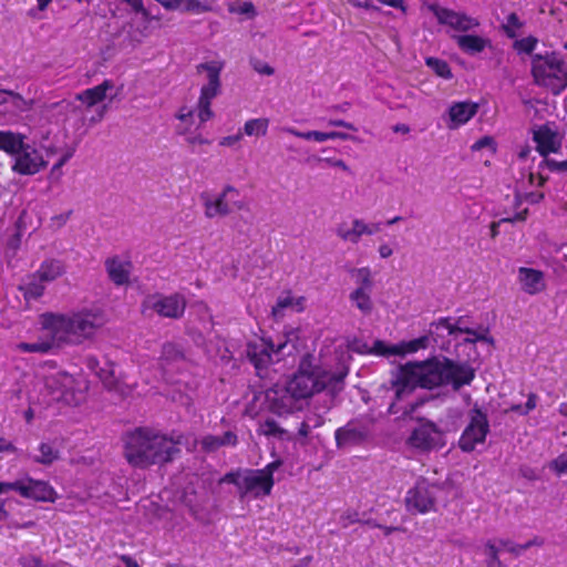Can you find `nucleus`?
<instances>
[{"label": "nucleus", "instance_id": "obj_1", "mask_svg": "<svg viewBox=\"0 0 567 567\" xmlns=\"http://www.w3.org/2000/svg\"><path fill=\"white\" fill-rule=\"evenodd\" d=\"M183 441L182 433L165 434L150 427H137L125 435L124 456L128 464L138 468L164 465L181 454Z\"/></svg>", "mask_w": 567, "mask_h": 567}, {"label": "nucleus", "instance_id": "obj_2", "mask_svg": "<svg viewBox=\"0 0 567 567\" xmlns=\"http://www.w3.org/2000/svg\"><path fill=\"white\" fill-rule=\"evenodd\" d=\"M105 323V313L99 308H84L71 313L41 315L43 329L50 331L53 339L69 344H82L92 339Z\"/></svg>", "mask_w": 567, "mask_h": 567}, {"label": "nucleus", "instance_id": "obj_3", "mask_svg": "<svg viewBox=\"0 0 567 567\" xmlns=\"http://www.w3.org/2000/svg\"><path fill=\"white\" fill-rule=\"evenodd\" d=\"M343 374H330L321 367L313 364V357L305 354L297 371L287 382V391L295 400H305L322 392L331 381H342Z\"/></svg>", "mask_w": 567, "mask_h": 567}, {"label": "nucleus", "instance_id": "obj_4", "mask_svg": "<svg viewBox=\"0 0 567 567\" xmlns=\"http://www.w3.org/2000/svg\"><path fill=\"white\" fill-rule=\"evenodd\" d=\"M532 75L538 86L546 87L554 95L567 89V64L556 52L533 55Z\"/></svg>", "mask_w": 567, "mask_h": 567}, {"label": "nucleus", "instance_id": "obj_5", "mask_svg": "<svg viewBox=\"0 0 567 567\" xmlns=\"http://www.w3.org/2000/svg\"><path fill=\"white\" fill-rule=\"evenodd\" d=\"M221 70L223 63L216 61L200 63L197 65V72L200 73L202 71H206L208 79V83L203 85L200 89V94L196 105L197 117L202 124L210 121L215 116L214 111L212 110V102L221 91Z\"/></svg>", "mask_w": 567, "mask_h": 567}, {"label": "nucleus", "instance_id": "obj_6", "mask_svg": "<svg viewBox=\"0 0 567 567\" xmlns=\"http://www.w3.org/2000/svg\"><path fill=\"white\" fill-rule=\"evenodd\" d=\"M437 489V485L431 484L424 477H420L405 494L404 503L406 511L411 514L421 515L436 512Z\"/></svg>", "mask_w": 567, "mask_h": 567}, {"label": "nucleus", "instance_id": "obj_7", "mask_svg": "<svg viewBox=\"0 0 567 567\" xmlns=\"http://www.w3.org/2000/svg\"><path fill=\"white\" fill-rule=\"evenodd\" d=\"M187 301L181 293L162 295L153 293L147 296L142 305L141 310L143 315L147 311L156 312L162 318L179 319L184 316Z\"/></svg>", "mask_w": 567, "mask_h": 567}, {"label": "nucleus", "instance_id": "obj_8", "mask_svg": "<svg viewBox=\"0 0 567 567\" xmlns=\"http://www.w3.org/2000/svg\"><path fill=\"white\" fill-rule=\"evenodd\" d=\"M238 195L239 193L237 188L231 185H226L216 197H212L207 193L200 194L205 216L209 219H213L216 217L228 216L234 208L237 210H243L245 208L244 202L231 200Z\"/></svg>", "mask_w": 567, "mask_h": 567}, {"label": "nucleus", "instance_id": "obj_9", "mask_svg": "<svg viewBox=\"0 0 567 567\" xmlns=\"http://www.w3.org/2000/svg\"><path fill=\"white\" fill-rule=\"evenodd\" d=\"M45 386L55 401L78 405L81 392L80 381L66 371H58L45 378Z\"/></svg>", "mask_w": 567, "mask_h": 567}, {"label": "nucleus", "instance_id": "obj_10", "mask_svg": "<svg viewBox=\"0 0 567 567\" xmlns=\"http://www.w3.org/2000/svg\"><path fill=\"white\" fill-rule=\"evenodd\" d=\"M406 442L411 447L424 453L441 450L446 445L444 432L432 421L420 423Z\"/></svg>", "mask_w": 567, "mask_h": 567}, {"label": "nucleus", "instance_id": "obj_11", "mask_svg": "<svg viewBox=\"0 0 567 567\" xmlns=\"http://www.w3.org/2000/svg\"><path fill=\"white\" fill-rule=\"evenodd\" d=\"M284 347V343L276 347L270 339L265 338H259L247 342L246 357L254 365L258 377L262 378L267 373L268 368L274 362V354H278Z\"/></svg>", "mask_w": 567, "mask_h": 567}, {"label": "nucleus", "instance_id": "obj_12", "mask_svg": "<svg viewBox=\"0 0 567 567\" xmlns=\"http://www.w3.org/2000/svg\"><path fill=\"white\" fill-rule=\"evenodd\" d=\"M488 431L487 415L477 408L473 409L470 423L458 440V447L466 453L474 451L477 444L485 442Z\"/></svg>", "mask_w": 567, "mask_h": 567}, {"label": "nucleus", "instance_id": "obj_13", "mask_svg": "<svg viewBox=\"0 0 567 567\" xmlns=\"http://www.w3.org/2000/svg\"><path fill=\"white\" fill-rule=\"evenodd\" d=\"M413 365L421 389L433 390L444 385V359L432 358L413 361Z\"/></svg>", "mask_w": 567, "mask_h": 567}, {"label": "nucleus", "instance_id": "obj_14", "mask_svg": "<svg viewBox=\"0 0 567 567\" xmlns=\"http://www.w3.org/2000/svg\"><path fill=\"white\" fill-rule=\"evenodd\" d=\"M429 10L435 16L437 22L442 25L466 32L480 25L477 19L467 16L464 12H457L449 8L441 7L436 3L429 6Z\"/></svg>", "mask_w": 567, "mask_h": 567}, {"label": "nucleus", "instance_id": "obj_15", "mask_svg": "<svg viewBox=\"0 0 567 567\" xmlns=\"http://www.w3.org/2000/svg\"><path fill=\"white\" fill-rule=\"evenodd\" d=\"M475 379V369L467 362H457L444 358V385L450 384L454 391L470 385Z\"/></svg>", "mask_w": 567, "mask_h": 567}, {"label": "nucleus", "instance_id": "obj_16", "mask_svg": "<svg viewBox=\"0 0 567 567\" xmlns=\"http://www.w3.org/2000/svg\"><path fill=\"white\" fill-rule=\"evenodd\" d=\"M13 159L11 169L19 175H34L45 166L41 153L28 143L13 156Z\"/></svg>", "mask_w": 567, "mask_h": 567}, {"label": "nucleus", "instance_id": "obj_17", "mask_svg": "<svg viewBox=\"0 0 567 567\" xmlns=\"http://www.w3.org/2000/svg\"><path fill=\"white\" fill-rule=\"evenodd\" d=\"M390 383L396 401L412 394L416 388H420L413 362L401 364L392 374Z\"/></svg>", "mask_w": 567, "mask_h": 567}, {"label": "nucleus", "instance_id": "obj_18", "mask_svg": "<svg viewBox=\"0 0 567 567\" xmlns=\"http://www.w3.org/2000/svg\"><path fill=\"white\" fill-rule=\"evenodd\" d=\"M18 493L23 498L35 502H55L56 492L45 481L34 480L30 476L19 480Z\"/></svg>", "mask_w": 567, "mask_h": 567}, {"label": "nucleus", "instance_id": "obj_19", "mask_svg": "<svg viewBox=\"0 0 567 567\" xmlns=\"http://www.w3.org/2000/svg\"><path fill=\"white\" fill-rule=\"evenodd\" d=\"M109 279L117 287L127 286L133 271V262L130 258L112 256L104 261Z\"/></svg>", "mask_w": 567, "mask_h": 567}, {"label": "nucleus", "instance_id": "obj_20", "mask_svg": "<svg viewBox=\"0 0 567 567\" xmlns=\"http://www.w3.org/2000/svg\"><path fill=\"white\" fill-rule=\"evenodd\" d=\"M241 495L240 498L252 494L254 497L268 496L271 494L272 486L270 480L265 478L258 470L245 468L244 480L241 481Z\"/></svg>", "mask_w": 567, "mask_h": 567}, {"label": "nucleus", "instance_id": "obj_21", "mask_svg": "<svg viewBox=\"0 0 567 567\" xmlns=\"http://www.w3.org/2000/svg\"><path fill=\"white\" fill-rule=\"evenodd\" d=\"M367 437L368 430L364 426L357 425L354 421H350L334 431V440L338 449L359 445L363 443Z\"/></svg>", "mask_w": 567, "mask_h": 567}, {"label": "nucleus", "instance_id": "obj_22", "mask_svg": "<svg viewBox=\"0 0 567 567\" xmlns=\"http://www.w3.org/2000/svg\"><path fill=\"white\" fill-rule=\"evenodd\" d=\"M517 279L522 290L527 295L535 296L546 289L545 276L542 270L519 267Z\"/></svg>", "mask_w": 567, "mask_h": 567}, {"label": "nucleus", "instance_id": "obj_23", "mask_svg": "<svg viewBox=\"0 0 567 567\" xmlns=\"http://www.w3.org/2000/svg\"><path fill=\"white\" fill-rule=\"evenodd\" d=\"M478 104L472 101L454 102L449 107L450 130L458 128L470 122L478 112Z\"/></svg>", "mask_w": 567, "mask_h": 567}, {"label": "nucleus", "instance_id": "obj_24", "mask_svg": "<svg viewBox=\"0 0 567 567\" xmlns=\"http://www.w3.org/2000/svg\"><path fill=\"white\" fill-rule=\"evenodd\" d=\"M533 140L536 143V151L546 157L550 153H557L560 148V142L557 140V133L547 124L538 126L533 132Z\"/></svg>", "mask_w": 567, "mask_h": 567}, {"label": "nucleus", "instance_id": "obj_25", "mask_svg": "<svg viewBox=\"0 0 567 567\" xmlns=\"http://www.w3.org/2000/svg\"><path fill=\"white\" fill-rule=\"evenodd\" d=\"M266 400L270 412L277 415L289 413L295 400L285 388L274 386L266 391Z\"/></svg>", "mask_w": 567, "mask_h": 567}, {"label": "nucleus", "instance_id": "obj_26", "mask_svg": "<svg viewBox=\"0 0 567 567\" xmlns=\"http://www.w3.org/2000/svg\"><path fill=\"white\" fill-rule=\"evenodd\" d=\"M365 231V221L359 218H354L349 225L347 221H342L336 227V235L346 243L358 244Z\"/></svg>", "mask_w": 567, "mask_h": 567}, {"label": "nucleus", "instance_id": "obj_27", "mask_svg": "<svg viewBox=\"0 0 567 567\" xmlns=\"http://www.w3.org/2000/svg\"><path fill=\"white\" fill-rule=\"evenodd\" d=\"M112 80L105 79L101 84L86 89L76 95V100L83 102L87 107H92L106 97V92L113 89Z\"/></svg>", "mask_w": 567, "mask_h": 567}, {"label": "nucleus", "instance_id": "obj_28", "mask_svg": "<svg viewBox=\"0 0 567 567\" xmlns=\"http://www.w3.org/2000/svg\"><path fill=\"white\" fill-rule=\"evenodd\" d=\"M34 274L45 284L56 280L65 274V265L59 259L43 260Z\"/></svg>", "mask_w": 567, "mask_h": 567}, {"label": "nucleus", "instance_id": "obj_29", "mask_svg": "<svg viewBox=\"0 0 567 567\" xmlns=\"http://www.w3.org/2000/svg\"><path fill=\"white\" fill-rule=\"evenodd\" d=\"M458 48L467 54L481 53L489 44V40L476 34H464L455 38Z\"/></svg>", "mask_w": 567, "mask_h": 567}, {"label": "nucleus", "instance_id": "obj_30", "mask_svg": "<svg viewBox=\"0 0 567 567\" xmlns=\"http://www.w3.org/2000/svg\"><path fill=\"white\" fill-rule=\"evenodd\" d=\"M27 301L37 300L43 296L45 291L44 282L33 272L19 286Z\"/></svg>", "mask_w": 567, "mask_h": 567}, {"label": "nucleus", "instance_id": "obj_31", "mask_svg": "<svg viewBox=\"0 0 567 567\" xmlns=\"http://www.w3.org/2000/svg\"><path fill=\"white\" fill-rule=\"evenodd\" d=\"M25 135L11 131H0V151L14 156L24 145Z\"/></svg>", "mask_w": 567, "mask_h": 567}, {"label": "nucleus", "instance_id": "obj_32", "mask_svg": "<svg viewBox=\"0 0 567 567\" xmlns=\"http://www.w3.org/2000/svg\"><path fill=\"white\" fill-rule=\"evenodd\" d=\"M305 298L303 297H299L297 299H295L291 295V291L288 290L285 292L284 296H280L277 301H276V305L272 307L271 309V315L275 319H279V318H282L284 316V310L286 308H289V307H292L295 308L298 312H301L303 311L305 309Z\"/></svg>", "mask_w": 567, "mask_h": 567}, {"label": "nucleus", "instance_id": "obj_33", "mask_svg": "<svg viewBox=\"0 0 567 567\" xmlns=\"http://www.w3.org/2000/svg\"><path fill=\"white\" fill-rule=\"evenodd\" d=\"M372 290L354 289L350 296V301L364 315L370 313L373 308L371 299Z\"/></svg>", "mask_w": 567, "mask_h": 567}, {"label": "nucleus", "instance_id": "obj_34", "mask_svg": "<svg viewBox=\"0 0 567 567\" xmlns=\"http://www.w3.org/2000/svg\"><path fill=\"white\" fill-rule=\"evenodd\" d=\"M54 340H38L35 342H20L16 346V349L23 353H49L54 347Z\"/></svg>", "mask_w": 567, "mask_h": 567}, {"label": "nucleus", "instance_id": "obj_35", "mask_svg": "<svg viewBox=\"0 0 567 567\" xmlns=\"http://www.w3.org/2000/svg\"><path fill=\"white\" fill-rule=\"evenodd\" d=\"M466 317L462 316L456 319L453 323L451 318L442 317L432 323L436 329L443 328L447 330L449 336H455L457 333H464V329H467Z\"/></svg>", "mask_w": 567, "mask_h": 567}, {"label": "nucleus", "instance_id": "obj_36", "mask_svg": "<svg viewBox=\"0 0 567 567\" xmlns=\"http://www.w3.org/2000/svg\"><path fill=\"white\" fill-rule=\"evenodd\" d=\"M269 118L267 117H258V118H250L245 122L244 124V133L247 136H265L268 132L269 127Z\"/></svg>", "mask_w": 567, "mask_h": 567}, {"label": "nucleus", "instance_id": "obj_37", "mask_svg": "<svg viewBox=\"0 0 567 567\" xmlns=\"http://www.w3.org/2000/svg\"><path fill=\"white\" fill-rule=\"evenodd\" d=\"M39 455L33 456V462L42 465H51L60 458V452L52 444L42 442L39 445Z\"/></svg>", "mask_w": 567, "mask_h": 567}, {"label": "nucleus", "instance_id": "obj_38", "mask_svg": "<svg viewBox=\"0 0 567 567\" xmlns=\"http://www.w3.org/2000/svg\"><path fill=\"white\" fill-rule=\"evenodd\" d=\"M351 278L357 285L355 289L372 290L373 279L369 267L353 268L350 270Z\"/></svg>", "mask_w": 567, "mask_h": 567}, {"label": "nucleus", "instance_id": "obj_39", "mask_svg": "<svg viewBox=\"0 0 567 567\" xmlns=\"http://www.w3.org/2000/svg\"><path fill=\"white\" fill-rule=\"evenodd\" d=\"M425 64L429 66L437 76L451 80L453 78V73L450 64L442 59L429 56L425 59Z\"/></svg>", "mask_w": 567, "mask_h": 567}, {"label": "nucleus", "instance_id": "obj_40", "mask_svg": "<svg viewBox=\"0 0 567 567\" xmlns=\"http://www.w3.org/2000/svg\"><path fill=\"white\" fill-rule=\"evenodd\" d=\"M429 346V338L422 336L410 341H403L398 344L399 355L417 352L421 349H426Z\"/></svg>", "mask_w": 567, "mask_h": 567}, {"label": "nucleus", "instance_id": "obj_41", "mask_svg": "<svg viewBox=\"0 0 567 567\" xmlns=\"http://www.w3.org/2000/svg\"><path fill=\"white\" fill-rule=\"evenodd\" d=\"M464 333L467 334L464 339L465 343H476L478 341H485L491 344L494 343V339L489 336L488 328L480 327V329L475 330L467 327V329H464Z\"/></svg>", "mask_w": 567, "mask_h": 567}, {"label": "nucleus", "instance_id": "obj_42", "mask_svg": "<svg viewBox=\"0 0 567 567\" xmlns=\"http://www.w3.org/2000/svg\"><path fill=\"white\" fill-rule=\"evenodd\" d=\"M182 11L200 14L213 11V7L206 0H183Z\"/></svg>", "mask_w": 567, "mask_h": 567}, {"label": "nucleus", "instance_id": "obj_43", "mask_svg": "<svg viewBox=\"0 0 567 567\" xmlns=\"http://www.w3.org/2000/svg\"><path fill=\"white\" fill-rule=\"evenodd\" d=\"M229 13L243 14L248 19H254L257 16L256 8L251 1H244L241 3L229 2L227 4Z\"/></svg>", "mask_w": 567, "mask_h": 567}, {"label": "nucleus", "instance_id": "obj_44", "mask_svg": "<svg viewBox=\"0 0 567 567\" xmlns=\"http://www.w3.org/2000/svg\"><path fill=\"white\" fill-rule=\"evenodd\" d=\"M524 22L520 21L516 12H512L507 16L506 22L502 25V29L507 38L515 39L517 37V30L523 28Z\"/></svg>", "mask_w": 567, "mask_h": 567}, {"label": "nucleus", "instance_id": "obj_45", "mask_svg": "<svg viewBox=\"0 0 567 567\" xmlns=\"http://www.w3.org/2000/svg\"><path fill=\"white\" fill-rule=\"evenodd\" d=\"M370 353L379 357L399 355L398 344L389 346L382 340H375Z\"/></svg>", "mask_w": 567, "mask_h": 567}, {"label": "nucleus", "instance_id": "obj_46", "mask_svg": "<svg viewBox=\"0 0 567 567\" xmlns=\"http://www.w3.org/2000/svg\"><path fill=\"white\" fill-rule=\"evenodd\" d=\"M10 96L11 97L8 102V105H10L14 110V112L23 113L32 109V101H27L19 93L11 91Z\"/></svg>", "mask_w": 567, "mask_h": 567}, {"label": "nucleus", "instance_id": "obj_47", "mask_svg": "<svg viewBox=\"0 0 567 567\" xmlns=\"http://www.w3.org/2000/svg\"><path fill=\"white\" fill-rule=\"evenodd\" d=\"M261 433L266 436H275L284 439L287 431L279 426V424L274 419H267L261 424Z\"/></svg>", "mask_w": 567, "mask_h": 567}, {"label": "nucleus", "instance_id": "obj_48", "mask_svg": "<svg viewBox=\"0 0 567 567\" xmlns=\"http://www.w3.org/2000/svg\"><path fill=\"white\" fill-rule=\"evenodd\" d=\"M244 475H245V470L237 468L235 471H230V472L226 473L219 480V483L220 484L227 483V484L235 485L237 487L238 495L240 496L241 495V488H243L241 481L244 480Z\"/></svg>", "mask_w": 567, "mask_h": 567}, {"label": "nucleus", "instance_id": "obj_49", "mask_svg": "<svg viewBox=\"0 0 567 567\" xmlns=\"http://www.w3.org/2000/svg\"><path fill=\"white\" fill-rule=\"evenodd\" d=\"M538 43V40L537 38L533 37V35H528L526 38H523V39H519V40H516L514 42V49L518 52V53H527V54H530L536 45Z\"/></svg>", "mask_w": 567, "mask_h": 567}, {"label": "nucleus", "instance_id": "obj_50", "mask_svg": "<svg viewBox=\"0 0 567 567\" xmlns=\"http://www.w3.org/2000/svg\"><path fill=\"white\" fill-rule=\"evenodd\" d=\"M199 444L204 453H214L221 447L219 436L213 434L204 435L200 439Z\"/></svg>", "mask_w": 567, "mask_h": 567}, {"label": "nucleus", "instance_id": "obj_51", "mask_svg": "<svg viewBox=\"0 0 567 567\" xmlns=\"http://www.w3.org/2000/svg\"><path fill=\"white\" fill-rule=\"evenodd\" d=\"M498 544L502 547L506 548L509 553L518 556L522 551H524V550L530 548L533 545H535L536 540L534 539V540H529V542H527V543H525L523 545H516V544H513L508 539H499Z\"/></svg>", "mask_w": 567, "mask_h": 567}, {"label": "nucleus", "instance_id": "obj_52", "mask_svg": "<svg viewBox=\"0 0 567 567\" xmlns=\"http://www.w3.org/2000/svg\"><path fill=\"white\" fill-rule=\"evenodd\" d=\"M539 169H549L551 172H566L567 171V161L557 162L555 159L548 158L547 156L543 158V161L538 164Z\"/></svg>", "mask_w": 567, "mask_h": 567}, {"label": "nucleus", "instance_id": "obj_53", "mask_svg": "<svg viewBox=\"0 0 567 567\" xmlns=\"http://www.w3.org/2000/svg\"><path fill=\"white\" fill-rule=\"evenodd\" d=\"M97 375L107 389L111 390L115 386L116 382L114 377L113 364H109L107 369H101L97 372Z\"/></svg>", "mask_w": 567, "mask_h": 567}, {"label": "nucleus", "instance_id": "obj_54", "mask_svg": "<svg viewBox=\"0 0 567 567\" xmlns=\"http://www.w3.org/2000/svg\"><path fill=\"white\" fill-rule=\"evenodd\" d=\"M281 465L280 461H272L268 463L264 468L258 470L265 478L270 480V485L274 487L275 480H274V473L279 468Z\"/></svg>", "mask_w": 567, "mask_h": 567}, {"label": "nucleus", "instance_id": "obj_55", "mask_svg": "<svg viewBox=\"0 0 567 567\" xmlns=\"http://www.w3.org/2000/svg\"><path fill=\"white\" fill-rule=\"evenodd\" d=\"M550 468L558 475L567 472V454H560L550 463Z\"/></svg>", "mask_w": 567, "mask_h": 567}, {"label": "nucleus", "instance_id": "obj_56", "mask_svg": "<svg viewBox=\"0 0 567 567\" xmlns=\"http://www.w3.org/2000/svg\"><path fill=\"white\" fill-rule=\"evenodd\" d=\"M220 445L223 446H236L238 444V436L233 431H226L219 436Z\"/></svg>", "mask_w": 567, "mask_h": 567}, {"label": "nucleus", "instance_id": "obj_57", "mask_svg": "<svg viewBox=\"0 0 567 567\" xmlns=\"http://www.w3.org/2000/svg\"><path fill=\"white\" fill-rule=\"evenodd\" d=\"M19 564L22 567H41L42 559L38 556H23L19 558Z\"/></svg>", "mask_w": 567, "mask_h": 567}, {"label": "nucleus", "instance_id": "obj_58", "mask_svg": "<svg viewBox=\"0 0 567 567\" xmlns=\"http://www.w3.org/2000/svg\"><path fill=\"white\" fill-rule=\"evenodd\" d=\"M193 116H194V111L187 106H182L176 114L177 120H179L181 122L189 123V124L193 122Z\"/></svg>", "mask_w": 567, "mask_h": 567}, {"label": "nucleus", "instance_id": "obj_59", "mask_svg": "<svg viewBox=\"0 0 567 567\" xmlns=\"http://www.w3.org/2000/svg\"><path fill=\"white\" fill-rule=\"evenodd\" d=\"M538 396L536 393L530 392L527 395V401L524 405V410L520 411L522 415H527L530 411H533L537 405Z\"/></svg>", "mask_w": 567, "mask_h": 567}, {"label": "nucleus", "instance_id": "obj_60", "mask_svg": "<svg viewBox=\"0 0 567 567\" xmlns=\"http://www.w3.org/2000/svg\"><path fill=\"white\" fill-rule=\"evenodd\" d=\"M241 138H243V133H240V132L235 135L224 136L219 141V145L230 147V146H234L235 144H237L238 142H240Z\"/></svg>", "mask_w": 567, "mask_h": 567}, {"label": "nucleus", "instance_id": "obj_61", "mask_svg": "<svg viewBox=\"0 0 567 567\" xmlns=\"http://www.w3.org/2000/svg\"><path fill=\"white\" fill-rule=\"evenodd\" d=\"M528 208H525L520 212H517L513 217H506V218H502L501 221L502 223H516V221H525L527 216H528Z\"/></svg>", "mask_w": 567, "mask_h": 567}, {"label": "nucleus", "instance_id": "obj_62", "mask_svg": "<svg viewBox=\"0 0 567 567\" xmlns=\"http://www.w3.org/2000/svg\"><path fill=\"white\" fill-rule=\"evenodd\" d=\"M545 198L543 192H530L524 195V199L529 204H538Z\"/></svg>", "mask_w": 567, "mask_h": 567}, {"label": "nucleus", "instance_id": "obj_63", "mask_svg": "<svg viewBox=\"0 0 567 567\" xmlns=\"http://www.w3.org/2000/svg\"><path fill=\"white\" fill-rule=\"evenodd\" d=\"M494 144V140L491 136H483L472 145V151H480L486 146Z\"/></svg>", "mask_w": 567, "mask_h": 567}, {"label": "nucleus", "instance_id": "obj_64", "mask_svg": "<svg viewBox=\"0 0 567 567\" xmlns=\"http://www.w3.org/2000/svg\"><path fill=\"white\" fill-rule=\"evenodd\" d=\"M254 69L256 72H258L260 74H265V75H272L275 73V70L272 66H270L267 63L260 62V61H258L257 63L254 64Z\"/></svg>", "mask_w": 567, "mask_h": 567}]
</instances>
